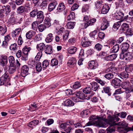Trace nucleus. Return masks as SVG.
Wrapping results in <instances>:
<instances>
[{"mask_svg": "<svg viewBox=\"0 0 133 133\" xmlns=\"http://www.w3.org/2000/svg\"><path fill=\"white\" fill-rule=\"evenodd\" d=\"M108 119L101 117V119H98L95 122V124L99 127L105 128L109 124L113 125L116 124V122H118L119 119L115 115L111 116L110 115L108 117Z\"/></svg>", "mask_w": 133, "mask_h": 133, "instance_id": "obj_1", "label": "nucleus"}, {"mask_svg": "<svg viewBox=\"0 0 133 133\" xmlns=\"http://www.w3.org/2000/svg\"><path fill=\"white\" fill-rule=\"evenodd\" d=\"M122 88L125 90V92L126 94L133 92V86L131 85L129 81L123 82L122 84Z\"/></svg>", "mask_w": 133, "mask_h": 133, "instance_id": "obj_2", "label": "nucleus"}, {"mask_svg": "<svg viewBox=\"0 0 133 133\" xmlns=\"http://www.w3.org/2000/svg\"><path fill=\"white\" fill-rule=\"evenodd\" d=\"M76 96L71 97V99L75 102L81 101V100L85 98V95L81 91H79L75 94Z\"/></svg>", "mask_w": 133, "mask_h": 133, "instance_id": "obj_3", "label": "nucleus"}, {"mask_svg": "<svg viewBox=\"0 0 133 133\" xmlns=\"http://www.w3.org/2000/svg\"><path fill=\"white\" fill-rule=\"evenodd\" d=\"M8 63V57L6 55H1L0 57V64L3 66H6Z\"/></svg>", "mask_w": 133, "mask_h": 133, "instance_id": "obj_4", "label": "nucleus"}, {"mask_svg": "<svg viewBox=\"0 0 133 133\" xmlns=\"http://www.w3.org/2000/svg\"><path fill=\"white\" fill-rule=\"evenodd\" d=\"M29 68L27 65L23 66L22 68L21 71V75L23 77H25L28 73Z\"/></svg>", "mask_w": 133, "mask_h": 133, "instance_id": "obj_5", "label": "nucleus"}, {"mask_svg": "<svg viewBox=\"0 0 133 133\" xmlns=\"http://www.w3.org/2000/svg\"><path fill=\"white\" fill-rule=\"evenodd\" d=\"M37 16L36 21L38 22V23H40L43 22L44 18V16L42 11H38L37 13Z\"/></svg>", "mask_w": 133, "mask_h": 133, "instance_id": "obj_6", "label": "nucleus"}, {"mask_svg": "<svg viewBox=\"0 0 133 133\" xmlns=\"http://www.w3.org/2000/svg\"><path fill=\"white\" fill-rule=\"evenodd\" d=\"M21 31V29L20 28L16 29L11 32V35L14 39H17Z\"/></svg>", "mask_w": 133, "mask_h": 133, "instance_id": "obj_7", "label": "nucleus"}, {"mask_svg": "<svg viewBox=\"0 0 133 133\" xmlns=\"http://www.w3.org/2000/svg\"><path fill=\"white\" fill-rule=\"evenodd\" d=\"M132 129V128L129 127L124 128L118 127L117 129L118 131L120 133H127L128 132L131 131Z\"/></svg>", "mask_w": 133, "mask_h": 133, "instance_id": "obj_8", "label": "nucleus"}, {"mask_svg": "<svg viewBox=\"0 0 133 133\" xmlns=\"http://www.w3.org/2000/svg\"><path fill=\"white\" fill-rule=\"evenodd\" d=\"M124 15V14L120 11H117L114 15V17L116 19L120 20L122 19Z\"/></svg>", "mask_w": 133, "mask_h": 133, "instance_id": "obj_9", "label": "nucleus"}, {"mask_svg": "<svg viewBox=\"0 0 133 133\" xmlns=\"http://www.w3.org/2000/svg\"><path fill=\"white\" fill-rule=\"evenodd\" d=\"M76 62L75 58L73 57H71L69 58L68 62V65L70 67L74 66Z\"/></svg>", "mask_w": 133, "mask_h": 133, "instance_id": "obj_10", "label": "nucleus"}, {"mask_svg": "<svg viewBox=\"0 0 133 133\" xmlns=\"http://www.w3.org/2000/svg\"><path fill=\"white\" fill-rule=\"evenodd\" d=\"M96 19L94 18H92L90 19L87 23H85L84 28L86 29L89 25H92L96 22Z\"/></svg>", "mask_w": 133, "mask_h": 133, "instance_id": "obj_11", "label": "nucleus"}, {"mask_svg": "<svg viewBox=\"0 0 133 133\" xmlns=\"http://www.w3.org/2000/svg\"><path fill=\"white\" fill-rule=\"evenodd\" d=\"M65 8V6L63 3H59L57 9L56 10L55 13L58 14L61 11H63Z\"/></svg>", "mask_w": 133, "mask_h": 133, "instance_id": "obj_12", "label": "nucleus"}, {"mask_svg": "<svg viewBox=\"0 0 133 133\" xmlns=\"http://www.w3.org/2000/svg\"><path fill=\"white\" fill-rule=\"evenodd\" d=\"M8 75V74L5 73L0 78V85H2L4 84L8 79L7 78Z\"/></svg>", "mask_w": 133, "mask_h": 133, "instance_id": "obj_13", "label": "nucleus"}, {"mask_svg": "<svg viewBox=\"0 0 133 133\" xmlns=\"http://www.w3.org/2000/svg\"><path fill=\"white\" fill-rule=\"evenodd\" d=\"M103 3V2L100 0H98L95 2V8L97 11L100 10L104 5Z\"/></svg>", "mask_w": 133, "mask_h": 133, "instance_id": "obj_14", "label": "nucleus"}, {"mask_svg": "<svg viewBox=\"0 0 133 133\" xmlns=\"http://www.w3.org/2000/svg\"><path fill=\"white\" fill-rule=\"evenodd\" d=\"M133 57V55H132L131 53L128 52L123 55V59L128 61L131 59Z\"/></svg>", "mask_w": 133, "mask_h": 133, "instance_id": "obj_15", "label": "nucleus"}, {"mask_svg": "<svg viewBox=\"0 0 133 133\" xmlns=\"http://www.w3.org/2000/svg\"><path fill=\"white\" fill-rule=\"evenodd\" d=\"M44 51L45 53L48 54H50L52 52V47L51 45H46L45 46Z\"/></svg>", "mask_w": 133, "mask_h": 133, "instance_id": "obj_16", "label": "nucleus"}, {"mask_svg": "<svg viewBox=\"0 0 133 133\" xmlns=\"http://www.w3.org/2000/svg\"><path fill=\"white\" fill-rule=\"evenodd\" d=\"M121 82V80L118 78H115L112 80L111 83L115 86H119Z\"/></svg>", "mask_w": 133, "mask_h": 133, "instance_id": "obj_17", "label": "nucleus"}, {"mask_svg": "<svg viewBox=\"0 0 133 133\" xmlns=\"http://www.w3.org/2000/svg\"><path fill=\"white\" fill-rule=\"evenodd\" d=\"M110 8L108 4L104 5L102 7L101 12L103 14H106L108 12Z\"/></svg>", "mask_w": 133, "mask_h": 133, "instance_id": "obj_18", "label": "nucleus"}, {"mask_svg": "<svg viewBox=\"0 0 133 133\" xmlns=\"http://www.w3.org/2000/svg\"><path fill=\"white\" fill-rule=\"evenodd\" d=\"M36 32L32 30H31L27 32L26 34V38L28 39L31 38L32 36L35 35Z\"/></svg>", "mask_w": 133, "mask_h": 133, "instance_id": "obj_19", "label": "nucleus"}, {"mask_svg": "<svg viewBox=\"0 0 133 133\" xmlns=\"http://www.w3.org/2000/svg\"><path fill=\"white\" fill-rule=\"evenodd\" d=\"M117 55L116 54H114L106 56L105 58V60L108 61H112L115 59L117 57Z\"/></svg>", "mask_w": 133, "mask_h": 133, "instance_id": "obj_20", "label": "nucleus"}, {"mask_svg": "<svg viewBox=\"0 0 133 133\" xmlns=\"http://www.w3.org/2000/svg\"><path fill=\"white\" fill-rule=\"evenodd\" d=\"M116 122V124L113 125H110V127H109L107 129L106 131H107V133H112L115 132V128L114 127V126L115 125L117 124Z\"/></svg>", "mask_w": 133, "mask_h": 133, "instance_id": "obj_21", "label": "nucleus"}, {"mask_svg": "<svg viewBox=\"0 0 133 133\" xmlns=\"http://www.w3.org/2000/svg\"><path fill=\"white\" fill-rule=\"evenodd\" d=\"M53 39V34L51 33H50L47 35L45 41L46 42L49 43L52 41Z\"/></svg>", "mask_w": 133, "mask_h": 133, "instance_id": "obj_22", "label": "nucleus"}, {"mask_svg": "<svg viewBox=\"0 0 133 133\" xmlns=\"http://www.w3.org/2000/svg\"><path fill=\"white\" fill-rule=\"evenodd\" d=\"M57 3L56 2H52L50 3L48 6V10L49 11H52L55 8Z\"/></svg>", "mask_w": 133, "mask_h": 133, "instance_id": "obj_23", "label": "nucleus"}, {"mask_svg": "<svg viewBox=\"0 0 133 133\" xmlns=\"http://www.w3.org/2000/svg\"><path fill=\"white\" fill-rule=\"evenodd\" d=\"M109 23L107 20L104 21L101 25V29L102 30H104L106 29L109 25Z\"/></svg>", "mask_w": 133, "mask_h": 133, "instance_id": "obj_24", "label": "nucleus"}, {"mask_svg": "<svg viewBox=\"0 0 133 133\" xmlns=\"http://www.w3.org/2000/svg\"><path fill=\"white\" fill-rule=\"evenodd\" d=\"M31 49V48L28 46H25L22 49L23 53L25 55L27 56L28 52L30 51Z\"/></svg>", "mask_w": 133, "mask_h": 133, "instance_id": "obj_25", "label": "nucleus"}, {"mask_svg": "<svg viewBox=\"0 0 133 133\" xmlns=\"http://www.w3.org/2000/svg\"><path fill=\"white\" fill-rule=\"evenodd\" d=\"M129 74L127 71H124L119 73L118 76L121 78H127L128 77Z\"/></svg>", "mask_w": 133, "mask_h": 133, "instance_id": "obj_26", "label": "nucleus"}, {"mask_svg": "<svg viewBox=\"0 0 133 133\" xmlns=\"http://www.w3.org/2000/svg\"><path fill=\"white\" fill-rule=\"evenodd\" d=\"M127 115V114L126 112H122L117 114H116V113L115 112L114 114L112 116H114L115 115L119 119L118 117V116H120L122 118H124L126 117Z\"/></svg>", "mask_w": 133, "mask_h": 133, "instance_id": "obj_27", "label": "nucleus"}, {"mask_svg": "<svg viewBox=\"0 0 133 133\" xmlns=\"http://www.w3.org/2000/svg\"><path fill=\"white\" fill-rule=\"evenodd\" d=\"M129 46V45L127 43L125 42L122 44L121 49L123 51H127Z\"/></svg>", "mask_w": 133, "mask_h": 133, "instance_id": "obj_28", "label": "nucleus"}, {"mask_svg": "<svg viewBox=\"0 0 133 133\" xmlns=\"http://www.w3.org/2000/svg\"><path fill=\"white\" fill-rule=\"evenodd\" d=\"M129 26L128 24L127 23H124L122 25V30L123 31H125L127 32L129 31Z\"/></svg>", "mask_w": 133, "mask_h": 133, "instance_id": "obj_29", "label": "nucleus"}, {"mask_svg": "<svg viewBox=\"0 0 133 133\" xmlns=\"http://www.w3.org/2000/svg\"><path fill=\"white\" fill-rule=\"evenodd\" d=\"M6 31V27L5 25H3L2 26L0 25V34L1 35H4Z\"/></svg>", "mask_w": 133, "mask_h": 133, "instance_id": "obj_30", "label": "nucleus"}, {"mask_svg": "<svg viewBox=\"0 0 133 133\" xmlns=\"http://www.w3.org/2000/svg\"><path fill=\"white\" fill-rule=\"evenodd\" d=\"M64 105L66 106H71L74 105V103L71 100L68 99L64 101Z\"/></svg>", "mask_w": 133, "mask_h": 133, "instance_id": "obj_31", "label": "nucleus"}, {"mask_svg": "<svg viewBox=\"0 0 133 133\" xmlns=\"http://www.w3.org/2000/svg\"><path fill=\"white\" fill-rule=\"evenodd\" d=\"M90 83L92 86V90L94 91L97 90L99 87L97 83L95 82H92Z\"/></svg>", "mask_w": 133, "mask_h": 133, "instance_id": "obj_32", "label": "nucleus"}, {"mask_svg": "<svg viewBox=\"0 0 133 133\" xmlns=\"http://www.w3.org/2000/svg\"><path fill=\"white\" fill-rule=\"evenodd\" d=\"M44 23L45 25V26L46 28H48L51 25L50 20V19L48 17H46L45 18L44 21Z\"/></svg>", "mask_w": 133, "mask_h": 133, "instance_id": "obj_33", "label": "nucleus"}, {"mask_svg": "<svg viewBox=\"0 0 133 133\" xmlns=\"http://www.w3.org/2000/svg\"><path fill=\"white\" fill-rule=\"evenodd\" d=\"M39 23H38L37 21H35L33 22L31 24V28L32 30H36L38 28V24Z\"/></svg>", "mask_w": 133, "mask_h": 133, "instance_id": "obj_34", "label": "nucleus"}, {"mask_svg": "<svg viewBox=\"0 0 133 133\" xmlns=\"http://www.w3.org/2000/svg\"><path fill=\"white\" fill-rule=\"evenodd\" d=\"M88 65L90 69H95L96 68V65L95 61H94L89 62Z\"/></svg>", "mask_w": 133, "mask_h": 133, "instance_id": "obj_35", "label": "nucleus"}, {"mask_svg": "<svg viewBox=\"0 0 133 133\" xmlns=\"http://www.w3.org/2000/svg\"><path fill=\"white\" fill-rule=\"evenodd\" d=\"M45 45L43 43H41L37 45V48L38 50L42 51L43 50L44 48L45 47Z\"/></svg>", "mask_w": 133, "mask_h": 133, "instance_id": "obj_36", "label": "nucleus"}, {"mask_svg": "<svg viewBox=\"0 0 133 133\" xmlns=\"http://www.w3.org/2000/svg\"><path fill=\"white\" fill-rule=\"evenodd\" d=\"M75 23L74 22H68L67 25V28L68 29H73L75 25Z\"/></svg>", "mask_w": 133, "mask_h": 133, "instance_id": "obj_37", "label": "nucleus"}, {"mask_svg": "<svg viewBox=\"0 0 133 133\" xmlns=\"http://www.w3.org/2000/svg\"><path fill=\"white\" fill-rule=\"evenodd\" d=\"M103 89L105 93L108 94V95L109 96L111 95V89L110 87H105L103 88Z\"/></svg>", "mask_w": 133, "mask_h": 133, "instance_id": "obj_38", "label": "nucleus"}, {"mask_svg": "<svg viewBox=\"0 0 133 133\" xmlns=\"http://www.w3.org/2000/svg\"><path fill=\"white\" fill-rule=\"evenodd\" d=\"M69 32L68 31L65 30L63 35V39L64 41L67 39L68 38Z\"/></svg>", "mask_w": 133, "mask_h": 133, "instance_id": "obj_39", "label": "nucleus"}, {"mask_svg": "<svg viewBox=\"0 0 133 133\" xmlns=\"http://www.w3.org/2000/svg\"><path fill=\"white\" fill-rule=\"evenodd\" d=\"M16 70V68L14 65H10L9 68V72L10 74L14 73Z\"/></svg>", "mask_w": 133, "mask_h": 133, "instance_id": "obj_40", "label": "nucleus"}, {"mask_svg": "<svg viewBox=\"0 0 133 133\" xmlns=\"http://www.w3.org/2000/svg\"><path fill=\"white\" fill-rule=\"evenodd\" d=\"M77 48L74 46L70 47L68 49L69 52L71 54H73L75 53L77 51Z\"/></svg>", "mask_w": 133, "mask_h": 133, "instance_id": "obj_41", "label": "nucleus"}, {"mask_svg": "<svg viewBox=\"0 0 133 133\" xmlns=\"http://www.w3.org/2000/svg\"><path fill=\"white\" fill-rule=\"evenodd\" d=\"M75 17V13L73 12H71L70 14L68 16L67 19L68 21L72 20Z\"/></svg>", "mask_w": 133, "mask_h": 133, "instance_id": "obj_42", "label": "nucleus"}, {"mask_svg": "<svg viewBox=\"0 0 133 133\" xmlns=\"http://www.w3.org/2000/svg\"><path fill=\"white\" fill-rule=\"evenodd\" d=\"M8 59L10 63V65H14L15 61L14 57L12 56H10L9 57Z\"/></svg>", "mask_w": 133, "mask_h": 133, "instance_id": "obj_43", "label": "nucleus"}, {"mask_svg": "<svg viewBox=\"0 0 133 133\" xmlns=\"http://www.w3.org/2000/svg\"><path fill=\"white\" fill-rule=\"evenodd\" d=\"M18 46L16 43L11 44L10 47V50L12 51H15L17 50Z\"/></svg>", "mask_w": 133, "mask_h": 133, "instance_id": "obj_44", "label": "nucleus"}, {"mask_svg": "<svg viewBox=\"0 0 133 133\" xmlns=\"http://www.w3.org/2000/svg\"><path fill=\"white\" fill-rule=\"evenodd\" d=\"M97 30H95L91 32L90 34V35L91 38H93L94 39L97 36Z\"/></svg>", "mask_w": 133, "mask_h": 133, "instance_id": "obj_45", "label": "nucleus"}, {"mask_svg": "<svg viewBox=\"0 0 133 133\" xmlns=\"http://www.w3.org/2000/svg\"><path fill=\"white\" fill-rule=\"evenodd\" d=\"M101 117L96 116L95 115H92L89 118V119L92 121L95 122L94 121L97 119H101Z\"/></svg>", "mask_w": 133, "mask_h": 133, "instance_id": "obj_46", "label": "nucleus"}, {"mask_svg": "<svg viewBox=\"0 0 133 133\" xmlns=\"http://www.w3.org/2000/svg\"><path fill=\"white\" fill-rule=\"evenodd\" d=\"M104 77L107 79L110 80L114 78V75L111 73L107 74L104 75Z\"/></svg>", "mask_w": 133, "mask_h": 133, "instance_id": "obj_47", "label": "nucleus"}, {"mask_svg": "<svg viewBox=\"0 0 133 133\" xmlns=\"http://www.w3.org/2000/svg\"><path fill=\"white\" fill-rule=\"evenodd\" d=\"M51 65L52 66H56L58 64V60L56 59H52L51 61Z\"/></svg>", "mask_w": 133, "mask_h": 133, "instance_id": "obj_48", "label": "nucleus"}, {"mask_svg": "<svg viewBox=\"0 0 133 133\" xmlns=\"http://www.w3.org/2000/svg\"><path fill=\"white\" fill-rule=\"evenodd\" d=\"M91 91V88L89 87H86L83 90V92L86 94L90 93Z\"/></svg>", "mask_w": 133, "mask_h": 133, "instance_id": "obj_49", "label": "nucleus"}, {"mask_svg": "<svg viewBox=\"0 0 133 133\" xmlns=\"http://www.w3.org/2000/svg\"><path fill=\"white\" fill-rule=\"evenodd\" d=\"M121 25V22L120 21L115 23L113 26V28L115 30H117Z\"/></svg>", "mask_w": 133, "mask_h": 133, "instance_id": "obj_50", "label": "nucleus"}, {"mask_svg": "<svg viewBox=\"0 0 133 133\" xmlns=\"http://www.w3.org/2000/svg\"><path fill=\"white\" fill-rule=\"evenodd\" d=\"M36 68L37 71L38 72L40 71L42 69L41 63L39 62L38 63L36 64Z\"/></svg>", "mask_w": 133, "mask_h": 133, "instance_id": "obj_51", "label": "nucleus"}, {"mask_svg": "<svg viewBox=\"0 0 133 133\" xmlns=\"http://www.w3.org/2000/svg\"><path fill=\"white\" fill-rule=\"evenodd\" d=\"M38 12V11L36 9H34L30 13V15L31 17H34L36 15H37Z\"/></svg>", "mask_w": 133, "mask_h": 133, "instance_id": "obj_52", "label": "nucleus"}, {"mask_svg": "<svg viewBox=\"0 0 133 133\" xmlns=\"http://www.w3.org/2000/svg\"><path fill=\"white\" fill-rule=\"evenodd\" d=\"M119 49V45L117 44H116L113 47L112 51L114 53L117 52L118 51Z\"/></svg>", "mask_w": 133, "mask_h": 133, "instance_id": "obj_53", "label": "nucleus"}, {"mask_svg": "<svg viewBox=\"0 0 133 133\" xmlns=\"http://www.w3.org/2000/svg\"><path fill=\"white\" fill-rule=\"evenodd\" d=\"M2 8H4V9H5L6 12L7 13H9L11 11L10 6L9 5H6L5 6L4 5L3 6H2Z\"/></svg>", "mask_w": 133, "mask_h": 133, "instance_id": "obj_54", "label": "nucleus"}, {"mask_svg": "<svg viewBox=\"0 0 133 133\" xmlns=\"http://www.w3.org/2000/svg\"><path fill=\"white\" fill-rule=\"evenodd\" d=\"M95 80L97 82L100 84L102 86L104 85L106 83L104 81H102L100 79L98 78H96Z\"/></svg>", "mask_w": 133, "mask_h": 133, "instance_id": "obj_55", "label": "nucleus"}, {"mask_svg": "<svg viewBox=\"0 0 133 133\" xmlns=\"http://www.w3.org/2000/svg\"><path fill=\"white\" fill-rule=\"evenodd\" d=\"M25 8L23 6H21L19 7L17 9V10L19 13H22L24 11Z\"/></svg>", "mask_w": 133, "mask_h": 133, "instance_id": "obj_56", "label": "nucleus"}, {"mask_svg": "<svg viewBox=\"0 0 133 133\" xmlns=\"http://www.w3.org/2000/svg\"><path fill=\"white\" fill-rule=\"evenodd\" d=\"M45 26L44 24H41L38 26L39 31L41 32L43 31L45 29Z\"/></svg>", "mask_w": 133, "mask_h": 133, "instance_id": "obj_57", "label": "nucleus"}, {"mask_svg": "<svg viewBox=\"0 0 133 133\" xmlns=\"http://www.w3.org/2000/svg\"><path fill=\"white\" fill-rule=\"evenodd\" d=\"M81 85L79 82H77L75 83L73 85V87L75 89L78 88L81 86Z\"/></svg>", "mask_w": 133, "mask_h": 133, "instance_id": "obj_58", "label": "nucleus"}, {"mask_svg": "<svg viewBox=\"0 0 133 133\" xmlns=\"http://www.w3.org/2000/svg\"><path fill=\"white\" fill-rule=\"evenodd\" d=\"M102 47V46L99 43H97L95 46V49L98 51L101 50Z\"/></svg>", "mask_w": 133, "mask_h": 133, "instance_id": "obj_59", "label": "nucleus"}, {"mask_svg": "<svg viewBox=\"0 0 133 133\" xmlns=\"http://www.w3.org/2000/svg\"><path fill=\"white\" fill-rule=\"evenodd\" d=\"M30 108L31 110L32 109V110H31L33 111L37 110L38 109V108L36 105V104L34 103V104H31V106L30 107Z\"/></svg>", "mask_w": 133, "mask_h": 133, "instance_id": "obj_60", "label": "nucleus"}, {"mask_svg": "<svg viewBox=\"0 0 133 133\" xmlns=\"http://www.w3.org/2000/svg\"><path fill=\"white\" fill-rule=\"evenodd\" d=\"M89 8V6L87 4L84 5L82 9V12H86Z\"/></svg>", "mask_w": 133, "mask_h": 133, "instance_id": "obj_61", "label": "nucleus"}, {"mask_svg": "<svg viewBox=\"0 0 133 133\" xmlns=\"http://www.w3.org/2000/svg\"><path fill=\"white\" fill-rule=\"evenodd\" d=\"M68 125V124L67 123H62L59 125V127L61 129H65Z\"/></svg>", "mask_w": 133, "mask_h": 133, "instance_id": "obj_62", "label": "nucleus"}, {"mask_svg": "<svg viewBox=\"0 0 133 133\" xmlns=\"http://www.w3.org/2000/svg\"><path fill=\"white\" fill-rule=\"evenodd\" d=\"M69 43L72 45H73L76 42L75 38H71L68 40Z\"/></svg>", "mask_w": 133, "mask_h": 133, "instance_id": "obj_63", "label": "nucleus"}, {"mask_svg": "<svg viewBox=\"0 0 133 133\" xmlns=\"http://www.w3.org/2000/svg\"><path fill=\"white\" fill-rule=\"evenodd\" d=\"M49 65V62L47 60H45L44 61L42 64V65L43 68H45Z\"/></svg>", "mask_w": 133, "mask_h": 133, "instance_id": "obj_64", "label": "nucleus"}]
</instances>
